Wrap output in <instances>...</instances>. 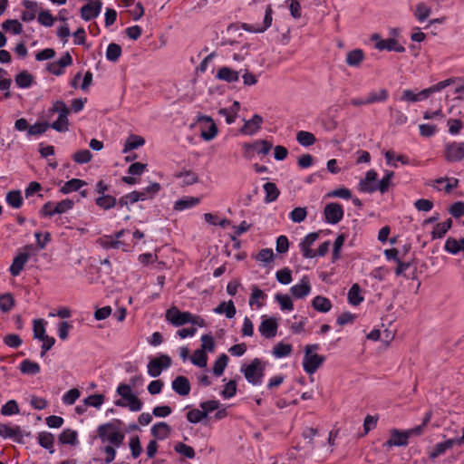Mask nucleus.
Segmentation results:
<instances>
[{"instance_id": "nucleus-1", "label": "nucleus", "mask_w": 464, "mask_h": 464, "mask_svg": "<svg viewBox=\"0 0 464 464\" xmlns=\"http://www.w3.org/2000/svg\"><path fill=\"white\" fill-rule=\"evenodd\" d=\"M453 82L452 79H447L444 81H441L427 89H423L418 93L413 92L411 90H404L402 92L401 100L407 102H417L420 101L426 100L428 97H430V94L440 92L446 88L447 86L450 85Z\"/></svg>"}, {"instance_id": "nucleus-2", "label": "nucleus", "mask_w": 464, "mask_h": 464, "mask_svg": "<svg viewBox=\"0 0 464 464\" xmlns=\"http://www.w3.org/2000/svg\"><path fill=\"white\" fill-rule=\"evenodd\" d=\"M241 371L248 382L258 385L262 382L265 366L260 359L256 358L248 365L242 367Z\"/></svg>"}, {"instance_id": "nucleus-3", "label": "nucleus", "mask_w": 464, "mask_h": 464, "mask_svg": "<svg viewBox=\"0 0 464 464\" xmlns=\"http://www.w3.org/2000/svg\"><path fill=\"white\" fill-rule=\"evenodd\" d=\"M98 435L102 441L108 440L116 447L120 446L124 440V434L113 423H105L99 426Z\"/></svg>"}, {"instance_id": "nucleus-4", "label": "nucleus", "mask_w": 464, "mask_h": 464, "mask_svg": "<svg viewBox=\"0 0 464 464\" xmlns=\"http://www.w3.org/2000/svg\"><path fill=\"white\" fill-rule=\"evenodd\" d=\"M171 359L167 354H161L151 359L148 363V373L151 377H158L163 370L168 369L171 365Z\"/></svg>"}, {"instance_id": "nucleus-5", "label": "nucleus", "mask_w": 464, "mask_h": 464, "mask_svg": "<svg viewBox=\"0 0 464 464\" xmlns=\"http://www.w3.org/2000/svg\"><path fill=\"white\" fill-rule=\"evenodd\" d=\"M198 122L201 124L200 134L205 140L209 141L217 136L218 127L211 117L198 115Z\"/></svg>"}, {"instance_id": "nucleus-6", "label": "nucleus", "mask_w": 464, "mask_h": 464, "mask_svg": "<svg viewBox=\"0 0 464 464\" xmlns=\"http://www.w3.org/2000/svg\"><path fill=\"white\" fill-rule=\"evenodd\" d=\"M445 160L449 162H458L464 159V142H449L445 145Z\"/></svg>"}, {"instance_id": "nucleus-7", "label": "nucleus", "mask_w": 464, "mask_h": 464, "mask_svg": "<svg viewBox=\"0 0 464 464\" xmlns=\"http://www.w3.org/2000/svg\"><path fill=\"white\" fill-rule=\"evenodd\" d=\"M165 317L174 326H181L189 323L190 313L181 312L178 307L171 306L166 311Z\"/></svg>"}, {"instance_id": "nucleus-8", "label": "nucleus", "mask_w": 464, "mask_h": 464, "mask_svg": "<svg viewBox=\"0 0 464 464\" xmlns=\"http://www.w3.org/2000/svg\"><path fill=\"white\" fill-rule=\"evenodd\" d=\"M324 360L325 358L323 355L304 353L303 359V368L306 373L313 374L319 369Z\"/></svg>"}, {"instance_id": "nucleus-9", "label": "nucleus", "mask_w": 464, "mask_h": 464, "mask_svg": "<svg viewBox=\"0 0 464 464\" xmlns=\"http://www.w3.org/2000/svg\"><path fill=\"white\" fill-rule=\"evenodd\" d=\"M33 246H26L24 247V252L19 253L14 259L13 263L9 268L10 273L13 276H17L20 275L22 270L24 267V265L30 258V254L26 252L29 249H32Z\"/></svg>"}, {"instance_id": "nucleus-10", "label": "nucleus", "mask_w": 464, "mask_h": 464, "mask_svg": "<svg viewBox=\"0 0 464 464\" xmlns=\"http://www.w3.org/2000/svg\"><path fill=\"white\" fill-rule=\"evenodd\" d=\"M324 214L328 223L337 224L343 218V209L339 203H329L325 206Z\"/></svg>"}, {"instance_id": "nucleus-11", "label": "nucleus", "mask_w": 464, "mask_h": 464, "mask_svg": "<svg viewBox=\"0 0 464 464\" xmlns=\"http://www.w3.org/2000/svg\"><path fill=\"white\" fill-rule=\"evenodd\" d=\"M101 0L90 1L88 4L81 8V16L85 21H89L99 15L102 9Z\"/></svg>"}, {"instance_id": "nucleus-12", "label": "nucleus", "mask_w": 464, "mask_h": 464, "mask_svg": "<svg viewBox=\"0 0 464 464\" xmlns=\"http://www.w3.org/2000/svg\"><path fill=\"white\" fill-rule=\"evenodd\" d=\"M409 436L407 431H401L393 429L391 430V438L383 443V447L392 448L393 446H406L408 445Z\"/></svg>"}, {"instance_id": "nucleus-13", "label": "nucleus", "mask_w": 464, "mask_h": 464, "mask_svg": "<svg viewBox=\"0 0 464 464\" xmlns=\"http://www.w3.org/2000/svg\"><path fill=\"white\" fill-rule=\"evenodd\" d=\"M72 63V58L69 53H65L64 55H63L58 62L50 63L47 65V70L54 74V75H61L63 73V68L70 66Z\"/></svg>"}, {"instance_id": "nucleus-14", "label": "nucleus", "mask_w": 464, "mask_h": 464, "mask_svg": "<svg viewBox=\"0 0 464 464\" xmlns=\"http://www.w3.org/2000/svg\"><path fill=\"white\" fill-rule=\"evenodd\" d=\"M277 322L276 318H265L261 322L258 330L264 337L270 339L276 336L277 332Z\"/></svg>"}, {"instance_id": "nucleus-15", "label": "nucleus", "mask_w": 464, "mask_h": 464, "mask_svg": "<svg viewBox=\"0 0 464 464\" xmlns=\"http://www.w3.org/2000/svg\"><path fill=\"white\" fill-rule=\"evenodd\" d=\"M272 15H273V9H272L271 5H267L266 8L263 24L261 25L260 24H246L245 29L247 31H250V32H254V33H263L271 26L272 21H273Z\"/></svg>"}, {"instance_id": "nucleus-16", "label": "nucleus", "mask_w": 464, "mask_h": 464, "mask_svg": "<svg viewBox=\"0 0 464 464\" xmlns=\"http://www.w3.org/2000/svg\"><path fill=\"white\" fill-rule=\"evenodd\" d=\"M171 387L173 391L180 396H187L190 392L189 381L187 377L182 375L177 376L172 381Z\"/></svg>"}, {"instance_id": "nucleus-17", "label": "nucleus", "mask_w": 464, "mask_h": 464, "mask_svg": "<svg viewBox=\"0 0 464 464\" xmlns=\"http://www.w3.org/2000/svg\"><path fill=\"white\" fill-rule=\"evenodd\" d=\"M263 118L258 114H255L251 120L245 121V124L240 131L246 135H253L260 130Z\"/></svg>"}, {"instance_id": "nucleus-18", "label": "nucleus", "mask_w": 464, "mask_h": 464, "mask_svg": "<svg viewBox=\"0 0 464 464\" xmlns=\"http://www.w3.org/2000/svg\"><path fill=\"white\" fill-rule=\"evenodd\" d=\"M317 237H318L317 233H310L300 243V248H301V251L303 252L304 257L313 258L316 256L315 251L311 249V246L314 243V241L317 239Z\"/></svg>"}, {"instance_id": "nucleus-19", "label": "nucleus", "mask_w": 464, "mask_h": 464, "mask_svg": "<svg viewBox=\"0 0 464 464\" xmlns=\"http://www.w3.org/2000/svg\"><path fill=\"white\" fill-rule=\"evenodd\" d=\"M377 179L376 171L371 169L366 172L365 179L359 183V189L362 192L372 193L376 190V185L373 182Z\"/></svg>"}, {"instance_id": "nucleus-20", "label": "nucleus", "mask_w": 464, "mask_h": 464, "mask_svg": "<svg viewBox=\"0 0 464 464\" xmlns=\"http://www.w3.org/2000/svg\"><path fill=\"white\" fill-rule=\"evenodd\" d=\"M239 72L229 67L223 66L218 69L216 78L229 83L236 82L239 79Z\"/></svg>"}, {"instance_id": "nucleus-21", "label": "nucleus", "mask_w": 464, "mask_h": 464, "mask_svg": "<svg viewBox=\"0 0 464 464\" xmlns=\"http://www.w3.org/2000/svg\"><path fill=\"white\" fill-rule=\"evenodd\" d=\"M0 436L5 439L11 438L17 441H20L23 438L19 426L12 427L4 423H0Z\"/></svg>"}, {"instance_id": "nucleus-22", "label": "nucleus", "mask_w": 464, "mask_h": 464, "mask_svg": "<svg viewBox=\"0 0 464 464\" xmlns=\"http://www.w3.org/2000/svg\"><path fill=\"white\" fill-rule=\"evenodd\" d=\"M290 291L295 298H303L308 295L311 291V285L308 278L305 276L303 277L299 284L291 287Z\"/></svg>"}, {"instance_id": "nucleus-23", "label": "nucleus", "mask_w": 464, "mask_h": 464, "mask_svg": "<svg viewBox=\"0 0 464 464\" xmlns=\"http://www.w3.org/2000/svg\"><path fill=\"white\" fill-rule=\"evenodd\" d=\"M376 49L382 51H395L398 53H403L405 52V48L401 45L397 40L393 38H389L386 40H380L375 44Z\"/></svg>"}, {"instance_id": "nucleus-24", "label": "nucleus", "mask_w": 464, "mask_h": 464, "mask_svg": "<svg viewBox=\"0 0 464 464\" xmlns=\"http://www.w3.org/2000/svg\"><path fill=\"white\" fill-rule=\"evenodd\" d=\"M150 432L155 440H165L169 436L171 428L168 423L160 421L151 427Z\"/></svg>"}, {"instance_id": "nucleus-25", "label": "nucleus", "mask_w": 464, "mask_h": 464, "mask_svg": "<svg viewBox=\"0 0 464 464\" xmlns=\"http://www.w3.org/2000/svg\"><path fill=\"white\" fill-rule=\"evenodd\" d=\"M455 444L456 442L454 439H450L443 442L438 443L434 446L429 456L430 459H434L443 454L447 450L452 448Z\"/></svg>"}, {"instance_id": "nucleus-26", "label": "nucleus", "mask_w": 464, "mask_h": 464, "mask_svg": "<svg viewBox=\"0 0 464 464\" xmlns=\"http://www.w3.org/2000/svg\"><path fill=\"white\" fill-rule=\"evenodd\" d=\"M312 306L318 312L327 313L332 308V303L328 298L322 295H317L313 299Z\"/></svg>"}, {"instance_id": "nucleus-27", "label": "nucleus", "mask_w": 464, "mask_h": 464, "mask_svg": "<svg viewBox=\"0 0 464 464\" xmlns=\"http://www.w3.org/2000/svg\"><path fill=\"white\" fill-rule=\"evenodd\" d=\"M216 314H225L227 318H233L237 313L233 301L221 302L216 308H214Z\"/></svg>"}, {"instance_id": "nucleus-28", "label": "nucleus", "mask_w": 464, "mask_h": 464, "mask_svg": "<svg viewBox=\"0 0 464 464\" xmlns=\"http://www.w3.org/2000/svg\"><path fill=\"white\" fill-rule=\"evenodd\" d=\"M25 10L22 14V20L24 22H30L35 18L37 3L30 0L24 1Z\"/></svg>"}, {"instance_id": "nucleus-29", "label": "nucleus", "mask_w": 464, "mask_h": 464, "mask_svg": "<svg viewBox=\"0 0 464 464\" xmlns=\"http://www.w3.org/2000/svg\"><path fill=\"white\" fill-rule=\"evenodd\" d=\"M101 245L104 248H122L123 251H127L126 245L112 236H105L100 239Z\"/></svg>"}, {"instance_id": "nucleus-30", "label": "nucleus", "mask_w": 464, "mask_h": 464, "mask_svg": "<svg viewBox=\"0 0 464 464\" xmlns=\"http://www.w3.org/2000/svg\"><path fill=\"white\" fill-rule=\"evenodd\" d=\"M364 60V53L361 49L349 52L346 55V63L349 66L357 67Z\"/></svg>"}, {"instance_id": "nucleus-31", "label": "nucleus", "mask_w": 464, "mask_h": 464, "mask_svg": "<svg viewBox=\"0 0 464 464\" xmlns=\"http://www.w3.org/2000/svg\"><path fill=\"white\" fill-rule=\"evenodd\" d=\"M451 226L452 220L450 218H448L446 221L442 223H438L431 232L432 238H442L444 235L447 233V231L451 227Z\"/></svg>"}, {"instance_id": "nucleus-32", "label": "nucleus", "mask_w": 464, "mask_h": 464, "mask_svg": "<svg viewBox=\"0 0 464 464\" xmlns=\"http://www.w3.org/2000/svg\"><path fill=\"white\" fill-rule=\"evenodd\" d=\"M199 203V198L194 197H186L175 202L174 209L182 211L190 208Z\"/></svg>"}, {"instance_id": "nucleus-33", "label": "nucleus", "mask_w": 464, "mask_h": 464, "mask_svg": "<svg viewBox=\"0 0 464 464\" xmlns=\"http://www.w3.org/2000/svg\"><path fill=\"white\" fill-rule=\"evenodd\" d=\"M84 185H86L85 181L79 179H72L63 184L60 191L63 194H68L79 190Z\"/></svg>"}, {"instance_id": "nucleus-34", "label": "nucleus", "mask_w": 464, "mask_h": 464, "mask_svg": "<svg viewBox=\"0 0 464 464\" xmlns=\"http://www.w3.org/2000/svg\"><path fill=\"white\" fill-rule=\"evenodd\" d=\"M39 444L49 450L50 453L54 452L53 449V436L50 432L43 431L38 434Z\"/></svg>"}, {"instance_id": "nucleus-35", "label": "nucleus", "mask_w": 464, "mask_h": 464, "mask_svg": "<svg viewBox=\"0 0 464 464\" xmlns=\"http://www.w3.org/2000/svg\"><path fill=\"white\" fill-rule=\"evenodd\" d=\"M40 370H41L40 365L37 362L30 361V360H24L20 363V371L24 374L34 375V374L39 373Z\"/></svg>"}, {"instance_id": "nucleus-36", "label": "nucleus", "mask_w": 464, "mask_h": 464, "mask_svg": "<svg viewBox=\"0 0 464 464\" xmlns=\"http://www.w3.org/2000/svg\"><path fill=\"white\" fill-rule=\"evenodd\" d=\"M174 176L177 179H182L183 185H186V186L193 185V184L198 182V174L192 170L180 171V172L176 173Z\"/></svg>"}, {"instance_id": "nucleus-37", "label": "nucleus", "mask_w": 464, "mask_h": 464, "mask_svg": "<svg viewBox=\"0 0 464 464\" xmlns=\"http://www.w3.org/2000/svg\"><path fill=\"white\" fill-rule=\"evenodd\" d=\"M264 190L266 192L265 201L266 203H271L275 201L280 194L276 185L273 182H266L264 185Z\"/></svg>"}, {"instance_id": "nucleus-38", "label": "nucleus", "mask_w": 464, "mask_h": 464, "mask_svg": "<svg viewBox=\"0 0 464 464\" xmlns=\"http://www.w3.org/2000/svg\"><path fill=\"white\" fill-rule=\"evenodd\" d=\"M95 203L102 209H111L117 204V199L111 195H102L96 198Z\"/></svg>"}, {"instance_id": "nucleus-39", "label": "nucleus", "mask_w": 464, "mask_h": 464, "mask_svg": "<svg viewBox=\"0 0 464 464\" xmlns=\"http://www.w3.org/2000/svg\"><path fill=\"white\" fill-rule=\"evenodd\" d=\"M144 143L145 140L141 136L132 134L127 139L123 152L126 153L129 150L138 149L144 145Z\"/></svg>"}, {"instance_id": "nucleus-40", "label": "nucleus", "mask_w": 464, "mask_h": 464, "mask_svg": "<svg viewBox=\"0 0 464 464\" xmlns=\"http://www.w3.org/2000/svg\"><path fill=\"white\" fill-rule=\"evenodd\" d=\"M34 82V77L27 71H23L15 76V83L20 88H28Z\"/></svg>"}, {"instance_id": "nucleus-41", "label": "nucleus", "mask_w": 464, "mask_h": 464, "mask_svg": "<svg viewBox=\"0 0 464 464\" xmlns=\"http://www.w3.org/2000/svg\"><path fill=\"white\" fill-rule=\"evenodd\" d=\"M6 202L14 208H19L23 205V198L20 190H11L6 194Z\"/></svg>"}, {"instance_id": "nucleus-42", "label": "nucleus", "mask_w": 464, "mask_h": 464, "mask_svg": "<svg viewBox=\"0 0 464 464\" xmlns=\"http://www.w3.org/2000/svg\"><path fill=\"white\" fill-rule=\"evenodd\" d=\"M388 99V92L385 89H381L377 92H371L366 97V102L372 104L375 102H385Z\"/></svg>"}, {"instance_id": "nucleus-43", "label": "nucleus", "mask_w": 464, "mask_h": 464, "mask_svg": "<svg viewBox=\"0 0 464 464\" xmlns=\"http://www.w3.org/2000/svg\"><path fill=\"white\" fill-rule=\"evenodd\" d=\"M349 303L353 305H358L362 302L363 297L361 295V288L357 284L352 285L348 292Z\"/></svg>"}, {"instance_id": "nucleus-44", "label": "nucleus", "mask_w": 464, "mask_h": 464, "mask_svg": "<svg viewBox=\"0 0 464 464\" xmlns=\"http://www.w3.org/2000/svg\"><path fill=\"white\" fill-rule=\"evenodd\" d=\"M266 297V295L260 290L256 285L252 286V293L249 299V305L253 306L256 304L257 308L263 306V304L259 302L260 299L264 300Z\"/></svg>"}, {"instance_id": "nucleus-45", "label": "nucleus", "mask_w": 464, "mask_h": 464, "mask_svg": "<svg viewBox=\"0 0 464 464\" xmlns=\"http://www.w3.org/2000/svg\"><path fill=\"white\" fill-rule=\"evenodd\" d=\"M296 140L301 145L305 147L313 145L316 140L315 136L312 132L304 130L297 132Z\"/></svg>"}, {"instance_id": "nucleus-46", "label": "nucleus", "mask_w": 464, "mask_h": 464, "mask_svg": "<svg viewBox=\"0 0 464 464\" xmlns=\"http://www.w3.org/2000/svg\"><path fill=\"white\" fill-rule=\"evenodd\" d=\"M190 360L193 364L204 368L208 363V355L203 350L198 349L193 353Z\"/></svg>"}, {"instance_id": "nucleus-47", "label": "nucleus", "mask_w": 464, "mask_h": 464, "mask_svg": "<svg viewBox=\"0 0 464 464\" xmlns=\"http://www.w3.org/2000/svg\"><path fill=\"white\" fill-rule=\"evenodd\" d=\"M121 55V47L118 44L111 43L108 45L106 58L111 62H117Z\"/></svg>"}, {"instance_id": "nucleus-48", "label": "nucleus", "mask_w": 464, "mask_h": 464, "mask_svg": "<svg viewBox=\"0 0 464 464\" xmlns=\"http://www.w3.org/2000/svg\"><path fill=\"white\" fill-rule=\"evenodd\" d=\"M59 440L63 444L75 445L77 443V432L70 429L64 430L59 436Z\"/></svg>"}, {"instance_id": "nucleus-49", "label": "nucleus", "mask_w": 464, "mask_h": 464, "mask_svg": "<svg viewBox=\"0 0 464 464\" xmlns=\"http://www.w3.org/2000/svg\"><path fill=\"white\" fill-rule=\"evenodd\" d=\"M292 345L289 343H279L273 349V354L276 358H282L290 355Z\"/></svg>"}, {"instance_id": "nucleus-50", "label": "nucleus", "mask_w": 464, "mask_h": 464, "mask_svg": "<svg viewBox=\"0 0 464 464\" xmlns=\"http://www.w3.org/2000/svg\"><path fill=\"white\" fill-rule=\"evenodd\" d=\"M431 14V8L424 3H419L416 5L415 16L419 22H424Z\"/></svg>"}, {"instance_id": "nucleus-51", "label": "nucleus", "mask_w": 464, "mask_h": 464, "mask_svg": "<svg viewBox=\"0 0 464 464\" xmlns=\"http://www.w3.org/2000/svg\"><path fill=\"white\" fill-rule=\"evenodd\" d=\"M228 362V357L223 353L221 354L215 362L213 366V373L216 376H220L224 372L225 368L227 367Z\"/></svg>"}, {"instance_id": "nucleus-52", "label": "nucleus", "mask_w": 464, "mask_h": 464, "mask_svg": "<svg viewBox=\"0 0 464 464\" xmlns=\"http://www.w3.org/2000/svg\"><path fill=\"white\" fill-rule=\"evenodd\" d=\"M174 450L176 452L185 456L188 459H194L195 458V450L192 447L183 443V442H178L174 446Z\"/></svg>"}, {"instance_id": "nucleus-53", "label": "nucleus", "mask_w": 464, "mask_h": 464, "mask_svg": "<svg viewBox=\"0 0 464 464\" xmlns=\"http://www.w3.org/2000/svg\"><path fill=\"white\" fill-rule=\"evenodd\" d=\"M92 154L88 150H81L72 155V160L78 164H85L92 160Z\"/></svg>"}, {"instance_id": "nucleus-54", "label": "nucleus", "mask_w": 464, "mask_h": 464, "mask_svg": "<svg viewBox=\"0 0 464 464\" xmlns=\"http://www.w3.org/2000/svg\"><path fill=\"white\" fill-rule=\"evenodd\" d=\"M123 400L125 401L129 410L131 411H139L143 406L142 401L133 393Z\"/></svg>"}, {"instance_id": "nucleus-55", "label": "nucleus", "mask_w": 464, "mask_h": 464, "mask_svg": "<svg viewBox=\"0 0 464 464\" xmlns=\"http://www.w3.org/2000/svg\"><path fill=\"white\" fill-rule=\"evenodd\" d=\"M34 337L35 339H44L48 335L45 334L44 322L43 319H36L34 321Z\"/></svg>"}, {"instance_id": "nucleus-56", "label": "nucleus", "mask_w": 464, "mask_h": 464, "mask_svg": "<svg viewBox=\"0 0 464 464\" xmlns=\"http://www.w3.org/2000/svg\"><path fill=\"white\" fill-rule=\"evenodd\" d=\"M254 146V152L262 155H267L272 149V143L265 140H256Z\"/></svg>"}, {"instance_id": "nucleus-57", "label": "nucleus", "mask_w": 464, "mask_h": 464, "mask_svg": "<svg viewBox=\"0 0 464 464\" xmlns=\"http://www.w3.org/2000/svg\"><path fill=\"white\" fill-rule=\"evenodd\" d=\"M393 175V171H386L385 176L380 180L379 184L376 186V190L378 189L382 194L388 191Z\"/></svg>"}, {"instance_id": "nucleus-58", "label": "nucleus", "mask_w": 464, "mask_h": 464, "mask_svg": "<svg viewBox=\"0 0 464 464\" xmlns=\"http://www.w3.org/2000/svg\"><path fill=\"white\" fill-rule=\"evenodd\" d=\"M256 261L263 263L264 265H267L274 260V252L271 248H264L261 249L256 257Z\"/></svg>"}, {"instance_id": "nucleus-59", "label": "nucleus", "mask_w": 464, "mask_h": 464, "mask_svg": "<svg viewBox=\"0 0 464 464\" xmlns=\"http://www.w3.org/2000/svg\"><path fill=\"white\" fill-rule=\"evenodd\" d=\"M306 208L300 207L294 208L289 214L291 220L295 223H300L304 221L306 218Z\"/></svg>"}, {"instance_id": "nucleus-60", "label": "nucleus", "mask_w": 464, "mask_h": 464, "mask_svg": "<svg viewBox=\"0 0 464 464\" xmlns=\"http://www.w3.org/2000/svg\"><path fill=\"white\" fill-rule=\"evenodd\" d=\"M105 397L102 394H92L84 399V404L87 406H92L94 408H100L104 402Z\"/></svg>"}, {"instance_id": "nucleus-61", "label": "nucleus", "mask_w": 464, "mask_h": 464, "mask_svg": "<svg viewBox=\"0 0 464 464\" xmlns=\"http://www.w3.org/2000/svg\"><path fill=\"white\" fill-rule=\"evenodd\" d=\"M68 114H60L58 119L50 125L57 131H65L68 130Z\"/></svg>"}, {"instance_id": "nucleus-62", "label": "nucleus", "mask_w": 464, "mask_h": 464, "mask_svg": "<svg viewBox=\"0 0 464 464\" xmlns=\"http://www.w3.org/2000/svg\"><path fill=\"white\" fill-rule=\"evenodd\" d=\"M80 395L81 392L78 389H71L63 394V401L66 405H72L79 399Z\"/></svg>"}, {"instance_id": "nucleus-63", "label": "nucleus", "mask_w": 464, "mask_h": 464, "mask_svg": "<svg viewBox=\"0 0 464 464\" xmlns=\"http://www.w3.org/2000/svg\"><path fill=\"white\" fill-rule=\"evenodd\" d=\"M19 412V407L14 400L8 401L1 409V414L9 416Z\"/></svg>"}, {"instance_id": "nucleus-64", "label": "nucleus", "mask_w": 464, "mask_h": 464, "mask_svg": "<svg viewBox=\"0 0 464 464\" xmlns=\"http://www.w3.org/2000/svg\"><path fill=\"white\" fill-rule=\"evenodd\" d=\"M2 27L6 31L11 30L14 34H19L23 31V26L17 20H6L3 23Z\"/></svg>"}]
</instances>
